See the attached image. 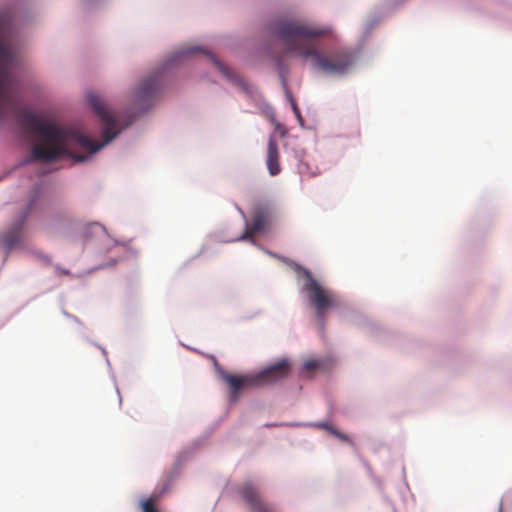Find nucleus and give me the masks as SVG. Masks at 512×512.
Wrapping results in <instances>:
<instances>
[{
	"label": "nucleus",
	"mask_w": 512,
	"mask_h": 512,
	"mask_svg": "<svg viewBox=\"0 0 512 512\" xmlns=\"http://www.w3.org/2000/svg\"><path fill=\"white\" fill-rule=\"evenodd\" d=\"M88 101L94 112L103 123L102 143H97L89 136L68 128H62L48 121H44L38 115L24 112L21 115V125L26 133L34 136L38 142L33 145L30 161L55 160L63 155H71L70 148L78 145L89 153H95L104 145L112 141L120 132L117 117L107 108L102 98L94 93L88 95Z\"/></svg>",
	"instance_id": "obj_1"
},
{
	"label": "nucleus",
	"mask_w": 512,
	"mask_h": 512,
	"mask_svg": "<svg viewBox=\"0 0 512 512\" xmlns=\"http://www.w3.org/2000/svg\"><path fill=\"white\" fill-rule=\"evenodd\" d=\"M274 33L289 53L312 59L313 68L326 74H344L352 66L353 52L349 48H337L328 54L319 52L315 41L333 34L328 25H316L301 20L280 21L274 26Z\"/></svg>",
	"instance_id": "obj_2"
},
{
	"label": "nucleus",
	"mask_w": 512,
	"mask_h": 512,
	"mask_svg": "<svg viewBox=\"0 0 512 512\" xmlns=\"http://www.w3.org/2000/svg\"><path fill=\"white\" fill-rule=\"evenodd\" d=\"M289 371L290 363L288 360L284 359L267 367L256 375L236 376L224 373L222 377L231 388L232 399L236 400L241 390L275 383L285 378Z\"/></svg>",
	"instance_id": "obj_3"
},
{
	"label": "nucleus",
	"mask_w": 512,
	"mask_h": 512,
	"mask_svg": "<svg viewBox=\"0 0 512 512\" xmlns=\"http://www.w3.org/2000/svg\"><path fill=\"white\" fill-rule=\"evenodd\" d=\"M15 63V53L11 45L0 36V119L17 110V100L13 91L11 68Z\"/></svg>",
	"instance_id": "obj_4"
},
{
	"label": "nucleus",
	"mask_w": 512,
	"mask_h": 512,
	"mask_svg": "<svg viewBox=\"0 0 512 512\" xmlns=\"http://www.w3.org/2000/svg\"><path fill=\"white\" fill-rule=\"evenodd\" d=\"M303 290L308 304L315 309L316 318L323 330L325 315L329 309L338 305V300L335 294L319 284L309 271L305 272Z\"/></svg>",
	"instance_id": "obj_5"
},
{
	"label": "nucleus",
	"mask_w": 512,
	"mask_h": 512,
	"mask_svg": "<svg viewBox=\"0 0 512 512\" xmlns=\"http://www.w3.org/2000/svg\"><path fill=\"white\" fill-rule=\"evenodd\" d=\"M162 70L150 74L142 80L135 94V102L138 106L146 107L154 100L161 89Z\"/></svg>",
	"instance_id": "obj_6"
},
{
	"label": "nucleus",
	"mask_w": 512,
	"mask_h": 512,
	"mask_svg": "<svg viewBox=\"0 0 512 512\" xmlns=\"http://www.w3.org/2000/svg\"><path fill=\"white\" fill-rule=\"evenodd\" d=\"M237 491L252 512H275L271 504L262 502L259 489L253 483L247 481L240 485Z\"/></svg>",
	"instance_id": "obj_7"
},
{
	"label": "nucleus",
	"mask_w": 512,
	"mask_h": 512,
	"mask_svg": "<svg viewBox=\"0 0 512 512\" xmlns=\"http://www.w3.org/2000/svg\"><path fill=\"white\" fill-rule=\"evenodd\" d=\"M30 210L31 206L27 207L25 211L21 213L15 223H13L0 237V244L5 249H12L20 243L23 236L24 223L30 213Z\"/></svg>",
	"instance_id": "obj_8"
},
{
	"label": "nucleus",
	"mask_w": 512,
	"mask_h": 512,
	"mask_svg": "<svg viewBox=\"0 0 512 512\" xmlns=\"http://www.w3.org/2000/svg\"><path fill=\"white\" fill-rule=\"evenodd\" d=\"M268 218L269 215L265 209H257L253 215L251 225L246 226V230L243 233V235L239 238V240L252 239L256 233L262 231L265 228L268 222Z\"/></svg>",
	"instance_id": "obj_9"
},
{
	"label": "nucleus",
	"mask_w": 512,
	"mask_h": 512,
	"mask_svg": "<svg viewBox=\"0 0 512 512\" xmlns=\"http://www.w3.org/2000/svg\"><path fill=\"white\" fill-rule=\"evenodd\" d=\"M197 51H200V52H203L205 54H207L208 56H210V58L213 60V62L215 63V65L219 68V70L227 77V78H231L232 77V73L229 71L228 67H226L224 64H222L221 62H219L214 56H212L210 53L206 52L205 50H203L202 48H199V47H186V48H182L180 49L179 51H177L173 57L170 59L169 61V65H172L174 63H177V62H180L182 59L188 57L189 55L193 54L194 52H197Z\"/></svg>",
	"instance_id": "obj_10"
},
{
	"label": "nucleus",
	"mask_w": 512,
	"mask_h": 512,
	"mask_svg": "<svg viewBox=\"0 0 512 512\" xmlns=\"http://www.w3.org/2000/svg\"><path fill=\"white\" fill-rule=\"evenodd\" d=\"M266 165L271 176H276L281 171L278 144L274 137L268 140Z\"/></svg>",
	"instance_id": "obj_11"
},
{
	"label": "nucleus",
	"mask_w": 512,
	"mask_h": 512,
	"mask_svg": "<svg viewBox=\"0 0 512 512\" xmlns=\"http://www.w3.org/2000/svg\"><path fill=\"white\" fill-rule=\"evenodd\" d=\"M319 427L321 428H324L326 430H328L331 434H333L335 437H337L338 439H340L341 441H344V442H347V443H352V441L350 440V438L348 437V435L338 431L337 429H335L334 427L328 425V424H325V423H321L319 425Z\"/></svg>",
	"instance_id": "obj_12"
},
{
	"label": "nucleus",
	"mask_w": 512,
	"mask_h": 512,
	"mask_svg": "<svg viewBox=\"0 0 512 512\" xmlns=\"http://www.w3.org/2000/svg\"><path fill=\"white\" fill-rule=\"evenodd\" d=\"M140 506H141L142 512H159L157 510V508L155 507V503L152 498L142 500L140 502Z\"/></svg>",
	"instance_id": "obj_13"
},
{
	"label": "nucleus",
	"mask_w": 512,
	"mask_h": 512,
	"mask_svg": "<svg viewBox=\"0 0 512 512\" xmlns=\"http://www.w3.org/2000/svg\"><path fill=\"white\" fill-rule=\"evenodd\" d=\"M140 506H141L142 512H159L157 510V508L155 507V503L152 498L142 500L140 502Z\"/></svg>",
	"instance_id": "obj_14"
},
{
	"label": "nucleus",
	"mask_w": 512,
	"mask_h": 512,
	"mask_svg": "<svg viewBox=\"0 0 512 512\" xmlns=\"http://www.w3.org/2000/svg\"><path fill=\"white\" fill-rule=\"evenodd\" d=\"M322 362L318 360H309L303 364V369L307 372H313L320 369Z\"/></svg>",
	"instance_id": "obj_15"
},
{
	"label": "nucleus",
	"mask_w": 512,
	"mask_h": 512,
	"mask_svg": "<svg viewBox=\"0 0 512 512\" xmlns=\"http://www.w3.org/2000/svg\"><path fill=\"white\" fill-rule=\"evenodd\" d=\"M292 106H293V110H294V112H295L298 116H300L299 109H298V107L296 106V104H295L294 102L292 103Z\"/></svg>",
	"instance_id": "obj_16"
},
{
	"label": "nucleus",
	"mask_w": 512,
	"mask_h": 512,
	"mask_svg": "<svg viewBox=\"0 0 512 512\" xmlns=\"http://www.w3.org/2000/svg\"><path fill=\"white\" fill-rule=\"evenodd\" d=\"M77 161H84L86 159L85 156H73Z\"/></svg>",
	"instance_id": "obj_17"
}]
</instances>
